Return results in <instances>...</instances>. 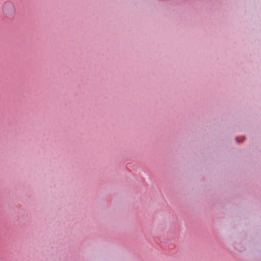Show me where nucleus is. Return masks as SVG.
Instances as JSON below:
<instances>
[{"mask_svg": "<svg viewBox=\"0 0 261 261\" xmlns=\"http://www.w3.org/2000/svg\"><path fill=\"white\" fill-rule=\"evenodd\" d=\"M2 10L3 14L8 18L13 17L15 13V6L10 2H6L4 4Z\"/></svg>", "mask_w": 261, "mask_h": 261, "instance_id": "nucleus-1", "label": "nucleus"}]
</instances>
